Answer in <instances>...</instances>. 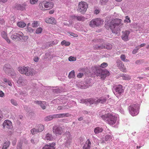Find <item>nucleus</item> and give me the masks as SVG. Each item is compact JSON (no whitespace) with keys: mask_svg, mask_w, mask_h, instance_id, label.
<instances>
[{"mask_svg":"<svg viewBox=\"0 0 149 149\" xmlns=\"http://www.w3.org/2000/svg\"><path fill=\"white\" fill-rule=\"evenodd\" d=\"M56 145L55 143H52L46 145L43 147L44 149H55L54 146Z\"/></svg>","mask_w":149,"mask_h":149,"instance_id":"nucleus-21","label":"nucleus"},{"mask_svg":"<svg viewBox=\"0 0 149 149\" xmlns=\"http://www.w3.org/2000/svg\"><path fill=\"white\" fill-rule=\"evenodd\" d=\"M3 70L8 75L14 76L15 74L9 64H6L3 67Z\"/></svg>","mask_w":149,"mask_h":149,"instance_id":"nucleus-8","label":"nucleus"},{"mask_svg":"<svg viewBox=\"0 0 149 149\" xmlns=\"http://www.w3.org/2000/svg\"><path fill=\"white\" fill-rule=\"evenodd\" d=\"M122 78L123 79L125 80H129L130 79V78L128 76L124 75L122 77Z\"/></svg>","mask_w":149,"mask_h":149,"instance_id":"nucleus-51","label":"nucleus"},{"mask_svg":"<svg viewBox=\"0 0 149 149\" xmlns=\"http://www.w3.org/2000/svg\"><path fill=\"white\" fill-rule=\"evenodd\" d=\"M53 138L51 134L49 133H47L45 137V139L47 141H51L53 139Z\"/></svg>","mask_w":149,"mask_h":149,"instance_id":"nucleus-28","label":"nucleus"},{"mask_svg":"<svg viewBox=\"0 0 149 149\" xmlns=\"http://www.w3.org/2000/svg\"><path fill=\"white\" fill-rule=\"evenodd\" d=\"M71 115L68 113L59 114V118H63L65 117L70 116Z\"/></svg>","mask_w":149,"mask_h":149,"instance_id":"nucleus-34","label":"nucleus"},{"mask_svg":"<svg viewBox=\"0 0 149 149\" xmlns=\"http://www.w3.org/2000/svg\"><path fill=\"white\" fill-rule=\"evenodd\" d=\"M117 65L118 68L123 72H126V69L125 68L124 64L120 60H118L117 61Z\"/></svg>","mask_w":149,"mask_h":149,"instance_id":"nucleus-12","label":"nucleus"},{"mask_svg":"<svg viewBox=\"0 0 149 149\" xmlns=\"http://www.w3.org/2000/svg\"><path fill=\"white\" fill-rule=\"evenodd\" d=\"M17 25L21 28H24L25 27L26 24L24 22H19L17 23Z\"/></svg>","mask_w":149,"mask_h":149,"instance_id":"nucleus-31","label":"nucleus"},{"mask_svg":"<svg viewBox=\"0 0 149 149\" xmlns=\"http://www.w3.org/2000/svg\"><path fill=\"white\" fill-rule=\"evenodd\" d=\"M53 117V115L49 116H48L46 117L45 118V120H46L49 121L52 120L54 118Z\"/></svg>","mask_w":149,"mask_h":149,"instance_id":"nucleus-40","label":"nucleus"},{"mask_svg":"<svg viewBox=\"0 0 149 149\" xmlns=\"http://www.w3.org/2000/svg\"><path fill=\"white\" fill-rule=\"evenodd\" d=\"M61 44L62 45H64L66 46H68L70 45V42H67L65 40H64L61 42Z\"/></svg>","mask_w":149,"mask_h":149,"instance_id":"nucleus-39","label":"nucleus"},{"mask_svg":"<svg viewBox=\"0 0 149 149\" xmlns=\"http://www.w3.org/2000/svg\"><path fill=\"white\" fill-rule=\"evenodd\" d=\"M11 103L12 104L15 106H17V103L15 100H14L12 99L11 101Z\"/></svg>","mask_w":149,"mask_h":149,"instance_id":"nucleus-53","label":"nucleus"},{"mask_svg":"<svg viewBox=\"0 0 149 149\" xmlns=\"http://www.w3.org/2000/svg\"><path fill=\"white\" fill-rule=\"evenodd\" d=\"M36 104H40V107L43 109H45L46 108V107L45 105L46 104V103L45 102H42L41 101H35Z\"/></svg>","mask_w":149,"mask_h":149,"instance_id":"nucleus-24","label":"nucleus"},{"mask_svg":"<svg viewBox=\"0 0 149 149\" xmlns=\"http://www.w3.org/2000/svg\"><path fill=\"white\" fill-rule=\"evenodd\" d=\"M110 75V73L109 71L106 70H102V72L101 76V79H104L105 78Z\"/></svg>","mask_w":149,"mask_h":149,"instance_id":"nucleus-20","label":"nucleus"},{"mask_svg":"<svg viewBox=\"0 0 149 149\" xmlns=\"http://www.w3.org/2000/svg\"><path fill=\"white\" fill-rule=\"evenodd\" d=\"M102 69H96L95 72H94L95 74L97 76H101Z\"/></svg>","mask_w":149,"mask_h":149,"instance_id":"nucleus-33","label":"nucleus"},{"mask_svg":"<svg viewBox=\"0 0 149 149\" xmlns=\"http://www.w3.org/2000/svg\"><path fill=\"white\" fill-rule=\"evenodd\" d=\"M45 22L47 23L50 24H55L56 23V21L55 19L53 17L50 18H46L45 19Z\"/></svg>","mask_w":149,"mask_h":149,"instance_id":"nucleus-17","label":"nucleus"},{"mask_svg":"<svg viewBox=\"0 0 149 149\" xmlns=\"http://www.w3.org/2000/svg\"><path fill=\"white\" fill-rule=\"evenodd\" d=\"M27 31L30 33H32L33 32V29L29 27H27Z\"/></svg>","mask_w":149,"mask_h":149,"instance_id":"nucleus-52","label":"nucleus"},{"mask_svg":"<svg viewBox=\"0 0 149 149\" xmlns=\"http://www.w3.org/2000/svg\"><path fill=\"white\" fill-rule=\"evenodd\" d=\"M3 125L4 128L10 129L12 126V123L9 120H6L3 122Z\"/></svg>","mask_w":149,"mask_h":149,"instance_id":"nucleus-14","label":"nucleus"},{"mask_svg":"<svg viewBox=\"0 0 149 149\" xmlns=\"http://www.w3.org/2000/svg\"><path fill=\"white\" fill-rule=\"evenodd\" d=\"M103 131V129L102 127H95L94 130V132L95 134H99L102 132Z\"/></svg>","mask_w":149,"mask_h":149,"instance_id":"nucleus-27","label":"nucleus"},{"mask_svg":"<svg viewBox=\"0 0 149 149\" xmlns=\"http://www.w3.org/2000/svg\"><path fill=\"white\" fill-rule=\"evenodd\" d=\"M122 20L120 19L116 18L112 19L110 22L109 28L114 33H116L117 31L120 30V28L123 25Z\"/></svg>","mask_w":149,"mask_h":149,"instance_id":"nucleus-1","label":"nucleus"},{"mask_svg":"<svg viewBox=\"0 0 149 149\" xmlns=\"http://www.w3.org/2000/svg\"><path fill=\"white\" fill-rule=\"evenodd\" d=\"M1 35L2 37L5 39L8 43H10V40L8 37L7 34L6 32L4 31H2L1 33Z\"/></svg>","mask_w":149,"mask_h":149,"instance_id":"nucleus-19","label":"nucleus"},{"mask_svg":"<svg viewBox=\"0 0 149 149\" xmlns=\"http://www.w3.org/2000/svg\"><path fill=\"white\" fill-rule=\"evenodd\" d=\"M100 48H105L108 49H111L112 48V45L110 44L107 43L104 44V45L102 46L99 47Z\"/></svg>","mask_w":149,"mask_h":149,"instance_id":"nucleus-26","label":"nucleus"},{"mask_svg":"<svg viewBox=\"0 0 149 149\" xmlns=\"http://www.w3.org/2000/svg\"><path fill=\"white\" fill-rule=\"evenodd\" d=\"M4 96V94L3 92L1 91H0V97H3Z\"/></svg>","mask_w":149,"mask_h":149,"instance_id":"nucleus-59","label":"nucleus"},{"mask_svg":"<svg viewBox=\"0 0 149 149\" xmlns=\"http://www.w3.org/2000/svg\"><path fill=\"white\" fill-rule=\"evenodd\" d=\"M42 30V28L39 27L38 28L36 31V33L37 34L40 33Z\"/></svg>","mask_w":149,"mask_h":149,"instance_id":"nucleus-42","label":"nucleus"},{"mask_svg":"<svg viewBox=\"0 0 149 149\" xmlns=\"http://www.w3.org/2000/svg\"><path fill=\"white\" fill-rule=\"evenodd\" d=\"M38 131L39 132H41L44 129V126L42 125H38Z\"/></svg>","mask_w":149,"mask_h":149,"instance_id":"nucleus-38","label":"nucleus"},{"mask_svg":"<svg viewBox=\"0 0 149 149\" xmlns=\"http://www.w3.org/2000/svg\"><path fill=\"white\" fill-rule=\"evenodd\" d=\"M88 3L84 1L79 2L77 6V11L82 14L85 13L88 8Z\"/></svg>","mask_w":149,"mask_h":149,"instance_id":"nucleus-5","label":"nucleus"},{"mask_svg":"<svg viewBox=\"0 0 149 149\" xmlns=\"http://www.w3.org/2000/svg\"><path fill=\"white\" fill-rule=\"evenodd\" d=\"M115 90L116 92L119 94H121L124 92L123 87L120 85H118L115 88Z\"/></svg>","mask_w":149,"mask_h":149,"instance_id":"nucleus-18","label":"nucleus"},{"mask_svg":"<svg viewBox=\"0 0 149 149\" xmlns=\"http://www.w3.org/2000/svg\"><path fill=\"white\" fill-rule=\"evenodd\" d=\"M10 145L9 141H6L4 143L2 149H7Z\"/></svg>","mask_w":149,"mask_h":149,"instance_id":"nucleus-32","label":"nucleus"},{"mask_svg":"<svg viewBox=\"0 0 149 149\" xmlns=\"http://www.w3.org/2000/svg\"><path fill=\"white\" fill-rule=\"evenodd\" d=\"M68 60L70 61H75L76 60V58L75 57L70 56Z\"/></svg>","mask_w":149,"mask_h":149,"instance_id":"nucleus-46","label":"nucleus"},{"mask_svg":"<svg viewBox=\"0 0 149 149\" xmlns=\"http://www.w3.org/2000/svg\"><path fill=\"white\" fill-rule=\"evenodd\" d=\"M60 90L59 88H57L54 90L53 92L56 93H60Z\"/></svg>","mask_w":149,"mask_h":149,"instance_id":"nucleus-56","label":"nucleus"},{"mask_svg":"<svg viewBox=\"0 0 149 149\" xmlns=\"http://www.w3.org/2000/svg\"><path fill=\"white\" fill-rule=\"evenodd\" d=\"M108 66L107 63L104 62L102 63L100 65V67L103 68H106Z\"/></svg>","mask_w":149,"mask_h":149,"instance_id":"nucleus-49","label":"nucleus"},{"mask_svg":"<svg viewBox=\"0 0 149 149\" xmlns=\"http://www.w3.org/2000/svg\"><path fill=\"white\" fill-rule=\"evenodd\" d=\"M108 0H100V3L102 5L105 4Z\"/></svg>","mask_w":149,"mask_h":149,"instance_id":"nucleus-54","label":"nucleus"},{"mask_svg":"<svg viewBox=\"0 0 149 149\" xmlns=\"http://www.w3.org/2000/svg\"><path fill=\"white\" fill-rule=\"evenodd\" d=\"M43 5L44 4L46 9V10H48L52 8L54 6L53 3L50 1H44L43 3Z\"/></svg>","mask_w":149,"mask_h":149,"instance_id":"nucleus-13","label":"nucleus"},{"mask_svg":"<svg viewBox=\"0 0 149 149\" xmlns=\"http://www.w3.org/2000/svg\"><path fill=\"white\" fill-rule=\"evenodd\" d=\"M59 41L57 39H55L54 40L51 41L47 43V45L48 47L52 46L54 45H56L58 44Z\"/></svg>","mask_w":149,"mask_h":149,"instance_id":"nucleus-23","label":"nucleus"},{"mask_svg":"<svg viewBox=\"0 0 149 149\" xmlns=\"http://www.w3.org/2000/svg\"><path fill=\"white\" fill-rule=\"evenodd\" d=\"M65 145L67 147L70 146L72 143V138L70 132H66L64 135Z\"/></svg>","mask_w":149,"mask_h":149,"instance_id":"nucleus-7","label":"nucleus"},{"mask_svg":"<svg viewBox=\"0 0 149 149\" xmlns=\"http://www.w3.org/2000/svg\"><path fill=\"white\" fill-rule=\"evenodd\" d=\"M26 6V4L25 2H24L20 4H16L14 6V8L18 10L23 11L25 10Z\"/></svg>","mask_w":149,"mask_h":149,"instance_id":"nucleus-11","label":"nucleus"},{"mask_svg":"<svg viewBox=\"0 0 149 149\" xmlns=\"http://www.w3.org/2000/svg\"><path fill=\"white\" fill-rule=\"evenodd\" d=\"M29 37L27 36H24V34L21 31L14 33L11 36V38L15 41H26Z\"/></svg>","mask_w":149,"mask_h":149,"instance_id":"nucleus-2","label":"nucleus"},{"mask_svg":"<svg viewBox=\"0 0 149 149\" xmlns=\"http://www.w3.org/2000/svg\"><path fill=\"white\" fill-rule=\"evenodd\" d=\"M18 70L21 74H24L27 76H33L36 74L34 70L32 68L29 69L28 67H19Z\"/></svg>","mask_w":149,"mask_h":149,"instance_id":"nucleus-4","label":"nucleus"},{"mask_svg":"<svg viewBox=\"0 0 149 149\" xmlns=\"http://www.w3.org/2000/svg\"><path fill=\"white\" fill-rule=\"evenodd\" d=\"M101 117L107 123L110 125L115 124L117 120V117L111 113L102 115Z\"/></svg>","mask_w":149,"mask_h":149,"instance_id":"nucleus-3","label":"nucleus"},{"mask_svg":"<svg viewBox=\"0 0 149 149\" xmlns=\"http://www.w3.org/2000/svg\"><path fill=\"white\" fill-rule=\"evenodd\" d=\"M142 62V61L140 60H137L136 61V63L137 64H139L141 63Z\"/></svg>","mask_w":149,"mask_h":149,"instance_id":"nucleus-63","label":"nucleus"},{"mask_svg":"<svg viewBox=\"0 0 149 149\" xmlns=\"http://www.w3.org/2000/svg\"><path fill=\"white\" fill-rule=\"evenodd\" d=\"M31 131L32 134H35L37 132H39V131H38V129H36V128H33L32 129Z\"/></svg>","mask_w":149,"mask_h":149,"instance_id":"nucleus-41","label":"nucleus"},{"mask_svg":"<svg viewBox=\"0 0 149 149\" xmlns=\"http://www.w3.org/2000/svg\"><path fill=\"white\" fill-rule=\"evenodd\" d=\"M38 0H30V2L31 4H34L36 3Z\"/></svg>","mask_w":149,"mask_h":149,"instance_id":"nucleus-55","label":"nucleus"},{"mask_svg":"<svg viewBox=\"0 0 149 149\" xmlns=\"http://www.w3.org/2000/svg\"><path fill=\"white\" fill-rule=\"evenodd\" d=\"M112 138V136L111 135H107L106 136L105 139L107 141L108 140H110Z\"/></svg>","mask_w":149,"mask_h":149,"instance_id":"nucleus-50","label":"nucleus"},{"mask_svg":"<svg viewBox=\"0 0 149 149\" xmlns=\"http://www.w3.org/2000/svg\"><path fill=\"white\" fill-rule=\"evenodd\" d=\"M130 34V32L128 31H125L122 32L121 36L122 39L125 41H127L129 40L128 36Z\"/></svg>","mask_w":149,"mask_h":149,"instance_id":"nucleus-15","label":"nucleus"},{"mask_svg":"<svg viewBox=\"0 0 149 149\" xmlns=\"http://www.w3.org/2000/svg\"><path fill=\"white\" fill-rule=\"evenodd\" d=\"M136 105L134 104H132L128 107L130 113L133 116L137 115L139 113V111L136 108Z\"/></svg>","mask_w":149,"mask_h":149,"instance_id":"nucleus-9","label":"nucleus"},{"mask_svg":"<svg viewBox=\"0 0 149 149\" xmlns=\"http://www.w3.org/2000/svg\"><path fill=\"white\" fill-rule=\"evenodd\" d=\"M70 35L71 36H73L74 37H77L78 36V35H77V34L74 33H71Z\"/></svg>","mask_w":149,"mask_h":149,"instance_id":"nucleus-62","label":"nucleus"},{"mask_svg":"<svg viewBox=\"0 0 149 149\" xmlns=\"http://www.w3.org/2000/svg\"><path fill=\"white\" fill-rule=\"evenodd\" d=\"M39 59V58L37 56L33 58L34 61L36 62H38V61Z\"/></svg>","mask_w":149,"mask_h":149,"instance_id":"nucleus-60","label":"nucleus"},{"mask_svg":"<svg viewBox=\"0 0 149 149\" xmlns=\"http://www.w3.org/2000/svg\"><path fill=\"white\" fill-rule=\"evenodd\" d=\"M44 1H43L40 2L39 4V7L40 8V9L42 10H46V8L45 7V5L44 4L43 5V3Z\"/></svg>","mask_w":149,"mask_h":149,"instance_id":"nucleus-30","label":"nucleus"},{"mask_svg":"<svg viewBox=\"0 0 149 149\" xmlns=\"http://www.w3.org/2000/svg\"><path fill=\"white\" fill-rule=\"evenodd\" d=\"M120 58L121 60L123 61H127L128 60L127 59H125V56L123 54H122L120 56Z\"/></svg>","mask_w":149,"mask_h":149,"instance_id":"nucleus-47","label":"nucleus"},{"mask_svg":"<svg viewBox=\"0 0 149 149\" xmlns=\"http://www.w3.org/2000/svg\"><path fill=\"white\" fill-rule=\"evenodd\" d=\"M67 109L66 108V107L65 106H59L58 107L57 109L58 110H61L65 109Z\"/></svg>","mask_w":149,"mask_h":149,"instance_id":"nucleus-43","label":"nucleus"},{"mask_svg":"<svg viewBox=\"0 0 149 149\" xmlns=\"http://www.w3.org/2000/svg\"><path fill=\"white\" fill-rule=\"evenodd\" d=\"M97 98H90L88 99V104L89 103L91 104H97Z\"/></svg>","mask_w":149,"mask_h":149,"instance_id":"nucleus-25","label":"nucleus"},{"mask_svg":"<svg viewBox=\"0 0 149 149\" xmlns=\"http://www.w3.org/2000/svg\"><path fill=\"white\" fill-rule=\"evenodd\" d=\"M91 145V142L89 139H88L86 141L85 144L83 146V149H90Z\"/></svg>","mask_w":149,"mask_h":149,"instance_id":"nucleus-22","label":"nucleus"},{"mask_svg":"<svg viewBox=\"0 0 149 149\" xmlns=\"http://www.w3.org/2000/svg\"><path fill=\"white\" fill-rule=\"evenodd\" d=\"M23 142L20 141L17 144V149H22Z\"/></svg>","mask_w":149,"mask_h":149,"instance_id":"nucleus-36","label":"nucleus"},{"mask_svg":"<svg viewBox=\"0 0 149 149\" xmlns=\"http://www.w3.org/2000/svg\"><path fill=\"white\" fill-rule=\"evenodd\" d=\"M126 19H125L124 20V22H127V23H130L131 22V20L130 19V18L128 17V16H127L125 17Z\"/></svg>","mask_w":149,"mask_h":149,"instance_id":"nucleus-44","label":"nucleus"},{"mask_svg":"<svg viewBox=\"0 0 149 149\" xmlns=\"http://www.w3.org/2000/svg\"><path fill=\"white\" fill-rule=\"evenodd\" d=\"M33 27H36L38 26V22L37 21H34L32 24Z\"/></svg>","mask_w":149,"mask_h":149,"instance_id":"nucleus-45","label":"nucleus"},{"mask_svg":"<svg viewBox=\"0 0 149 149\" xmlns=\"http://www.w3.org/2000/svg\"><path fill=\"white\" fill-rule=\"evenodd\" d=\"M106 100V98L103 97H101L99 99L97 98V104L100 102L102 103H103L105 102Z\"/></svg>","mask_w":149,"mask_h":149,"instance_id":"nucleus-29","label":"nucleus"},{"mask_svg":"<svg viewBox=\"0 0 149 149\" xmlns=\"http://www.w3.org/2000/svg\"><path fill=\"white\" fill-rule=\"evenodd\" d=\"M87 99H82L80 100V102L83 103H85L86 104H88Z\"/></svg>","mask_w":149,"mask_h":149,"instance_id":"nucleus-48","label":"nucleus"},{"mask_svg":"<svg viewBox=\"0 0 149 149\" xmlns=\"http://www.w3.org/2000/svg\"><path fill=\"white\" fill-rule=\"evenodd\" d=\"M71 18L72 20H77L79 21H84L85 19V17L81 15L79 16L72 15L71 16Z\"/></svg>","mask_w":149,"mask_h":149,"instance_id":"nucleus-16","label":"nucleus"},{"mask_svg":"<svg viewBox=\"0 0 149 149\" xmlns=\"http://www.w3.org/2000/svg\"><path fill=\"white\" fill-rule=\"evenodd\" d=\"M54 10H52L49 11V14H52L54 13Z\"/></svg>","mask_w":149,"mask_h":149,"instance_id":"nucleus-64","label":"nucleus"},{"mask_svg":"<svg viewBox=\"0 0 149 149\" xmlns=\"http://www.w3.org/2000/svg\"><path fill=\"white\" fill-rule=\"evenodd\" d=\"M64 129L61 127L54 126L53 127V132L56 135H61L64 132Z\"/></svg>","mask_w":149,"mask_h":149,"instance_id":"nucleus-10","label":"nucleus"},{"mask_svg":"<svg viewBox=\"0 0 149 149\" xmlns=\"http://www.w3.org/2000/svg\"><path fill=\"white\" fill-rule=\"evenodd\" d=\"M53 117L54 118H59V114H54Z\"/></svg>","mask_w":149,"mask_h":149,"instance_id":"nucleus-58","label":"nucleus"},{"mask_svg":"<svg viewBox=\"0 0 149 149\" xmlns=\"http://www.w3.org/2000/svg\"><path fill=\"white\" fill-rule=\"evenodd\" d=\"M79 87L82 89H85L87 88V87L86 86H83L82 85H81L79 86Z\"/></svg>","mask_w":149,"mask_h":149,"instance_id":"nucleus-61","label":"nucleus"},{"mask_svg":"<svg viewBox=\"0 0 149 149\" xmlns=\"http://www.w3.org/2000/svg\"><path fill=\"white\" fill-rule=\"evenodd\" d=\"M26 81L25 80H24L21 78H19L18 80L17 81V83L19 84H21L22 85H23V84L24 83V82Z\"/></svg>","mask_w":149,"mask_h":149,"instance_id":"nucleus-37","label":"nucleus"},{"mask_svg":"<svg viewBox=\"0 0 149 149\" xmlns=\"http://www.w3.org/2000/svg\"><path fill=\"white\" fill-rule=\"evenodd\" d=\"M104 21L100 18H97L92 19L89 23V26L92 27L98 26L103 24Z\"/></svg>","mask_w":149,"mask_h":149,"instance_id":"nucleus-6","label":"nucleus"},{"mask_svg":"<svg viewBox=\"0 0 149 149\" xmlns=\"http://www.w3.org/2000/svg\"><path fill=\"white\" fill-rule=\"evenodd\" d=\"M84 74L83 73H79L77 75V77L79 78H81L83 75Z\"/></svg>","mask_w":149,"mask_h":149,"instance_id":"nucleus-57","label":"nucleus"},{"mask_svg":"<svg viewBox=\"0 0 149 149\" xmlns=\"http://www.w3.org/2000/svg\"><path fill=\"white\" fill-rule=\"evenodd\" d=\"M75 76V72L74 70H72L70 72L68 75V77L69 78L71 79L74 78Z\"/></svg>","mask_w":149,"mask_h":149,"instance_id":"nucleus-35","label":"nucleus"}]
</instances>
